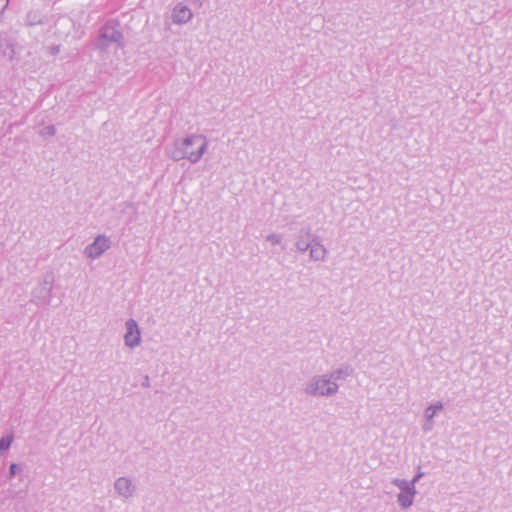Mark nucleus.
Returning a JSON list of instances; mask_svg holds the SVG:
<instances>
[{
  "label": "nucleus",
  "instance_id": "nucleus-8",
  "mask_svg": "<svg viewBox=\"0 0 512 512\" xmlns=\"http://www.w3.org/2000/svg\"><path fill=\"white\" fill-rule=\"evenodd\" d=\"M129 486L130 484L126 479H119L116 482V488L119 489L120 491L123 490L124 488L129 489Z\"/></svg>",
  "mask_w": 512,
  "mask_h": 512
},
{
  "label": "nucleus",
  "instance_id": "nucleus-2",
  "mask_svg": "<svg viewBox=\"0 0 512 512\" xmlns=\"http://www.w3.org/2000/svg\"><path fill=\"white\" fill-rule=\"evenodd\" d=\"M127 333L125 334V342L128 346L133 347L139 343L140 332L134 321L130 320L127 322Z\"/></svg>",
  "mask_w": 512,
  "mask_h": 512
},
{
  "label": "nucleus",
  "instance_id": "nucleus-4",
  "mask_svg": "<svg viewBox=\"0 0 512 512\" xmlns=\"http://www.w3.org/2000/svg\"><path fill=\"white\" fill-rule=\"evenodd\" d=\"M191 17V12L186 7H178L175 9V18L179 22H185Z\"/></svg>",
  "mask_w": 512,
  "mask_h": 512
},
{
  "label": "nucleus",
  "instance_id": "nucleus-3",
  "mask_svg": "<svg viewBox=\"0 0 512 512\" xmlns=\"http://www.w3.org/2000/svg\"><path fill=\"white\" fill-rule=\"evenodd\" d=\"M108 247V240L104 237H98L94 243L87 248L90 257L99 256Z\"/></svg>",
  "mask_w": 512,
  "mask_h": 512
},
{
  "label": "nucleus",
  "instance_id": "nucleus-7",
  "mask_svg": "<svg viewBox=\"0 0 512 512\" xmlns=\"http://www.w3.org/2000/svg\"><path fill=\"white\" fill-rule=\"evenodd\" d=\"M411 495L410 494H401L399 496V501L402 503V505L404 507H407L409 506L411 503H412V499H411Z\"/></svg>",
  "mask_w": 512,
  "mask_h": 512
},
{
  "label": "nucleus",
  "instance_id": "nucleus-9",
  "mask_svg": "<svg viewBox=\"0 0 512 512\" xmlns=\"http://www.w3.org/2000/svg\"><path fill=\"white\" fill-rule=\"evenodd\" d=\"M10 469H11V474L15 475L16 469H17V465L16 464H12Z\"/></svg>",
  "mask_w": 512,
  "mask_h": 512
},
{
  "label": "nucleus",
  "instance_id": "nucleus-5",
  "mask_svg": "<svg viewBox=\"0 0 512 512\" xmlns=\"http://www.w3.org/2000/svg\"><path fill=\"white\" fill-rule=\"evenodd\" d=\"M335 389H336L335 385L331 384L330 382H328L326 380H321L320 382H318L317 387H316V390L320 394L331 393Z\"/></svg>",
  "mask_w": 512,
  "mask_h": 512
},
{
  "label": "nucleus",
  "instance_id": "nucleus-6",
  "mask_svg": "<svg viewBox=\"0 0 512 512\" xmlns=\"http://www.w3.org/2000/svg\"><path fill=\"white\" fill-rule=\"evenodd\" d=\"M12 443V437L7 436L0 439V451L6 450L10 447Z\"/></svg>",
  "mask_w": 512,
  "mask_h": 512
},
{
  "label": "nucleus",
  "instance_id": "nucleus-1",
  "mask_svg": "<svg viewBox=\"0 0 512 512\" xmlns=\"http://www.w3.org/2000/svg\"><path fill=\"white\" fill-rule=\"evenodd\" d=\"M183 153L185 157L196 160L198 159L205 148V141L200 136H194L184 141Z\"/></svg>",
  "mask_w": 512,
  "mask_h": 512
}]
</instances>
